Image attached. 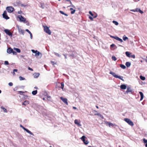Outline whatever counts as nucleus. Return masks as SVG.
<instances>
[{
    "instance_id": "obj_1",
    "label": "nucleus",
    "mask_w": 147,
    "mask_h": 147,
    "mask_svg": "<svg viewBox=\"0 0 147 147\" xmlns=\"http://www.w3.org/2000/svg\"><path fill=\"white\" fill-rule=\"evenodd\" d=\"M109 74L112 75L114 77L116 78H118L123 81V76H118L116 75L115 73L112 71H110Z\"/></svg>"
},
{
    "instance_id": "obj_2",
    "label": "nucleus",
    "mask_w": 147,
    "mask_h": 147,
    "mask_svg": "<svg viewBox=\"0 0 147 147\" xmlns=\"http://www.w3.org/2000/svg\"><path fill=\"white\" fill-rule=\"evenodd\" d=\"M32 52L33 53H35V55L34 56H40V57H41L42 56V54L39 51H38L37 50H34L33 49L32 50H31Z\"/></svg>"
},
{
    "instance_id": "obj_3",
    "label": "nucleus",
    "mask_w": 147,
    "mask_h": 147,
    "mask_svg": "<svg viewBox=\"0 0 147 147\" xmlns=\"http://www.w3.org/2000/svg\"><path fill=\"white\" fill-rule=\"evenodd\" d=\"M43 27H44V30L45 32L49 35L51 34V31L49 29V27L47 26H43Z\"/></svg>"
},
{
    "instance_id": "obj_4",
    "label": "nucleus",
    "mask_w": 147,
    "mask_h": 147,
    "mask_svg": "<svg viewBox=\"0 0 147 147\" xmlns=\"http://www.w3.org/2000/svg\"><path fill=\"white\" fill-rule=\"evenodd\" d=\"M6 9L8 12L11 13L13 11L14 9L12 6H9L7 7Z\"/></svg>"
},
{
    "instance_id": "obj_5",
    "label": "nucleus",
    "mask_w": 147,
    "mask_h": 147,
    "mask_svg": "<svg viewBox=\"0 0 147 147\" xmlns=\"http://www.w3.org/2000/svg\"><path fill=\"white\" fill-rule=\"evenodd\" d=\"M124 120L131 126H133L134 125L133 123L130 119L125 118Z\"/></svg>"
},
{
    "instance_id": "obj_6",
    "label": "nucleus",
    "mask_w": 147,
    "mask_h": 147,
    "mask_svg": "<svg viewBox=\"0 0 147 147\" xmlns=\"http://www.w3.org/2000/svg\"><path fill=\"white\" fill-rule=\"evenodd\" d=\"M133 92V90H132L131 88L129 87L128 86L127 88V90L126 91V92L124 93L125 94H127L129 92L131 94H132Z\"/></svg>"
},
{
    "instance_id": "obj_7",
    "label": "nucleus",
    "mask_w": 147,
    "mask_h": 147,
    "mask_svg": "<svg viewBox=\"0 0 147 147\" xmlns=\"http://www.w3.org/2000/svg\"><path fill=\"white\" fill-rule=\"evenodd\" d=\"M4 32L6 33L9 36L12 37V33L10 31V30L8 29H5L4 30Z\"/></svg>"
},
{
    "instance_id": "obj_8",
    "label": "nucleus",
    "mask_w": 147,
    "mask_h": 147,
    "mask_svg": "<svg viewBox=\"0 0 147 147\" xmlns=\"http://www.w3.org/2000/svg\"><path fill=\"white\" fill-rule=\"evenodd\" d=\"M3 17L5 19L7 20L9 18V17H8L7 15V12L6 11H4L3 13Z\"/></svg>"
},
{
    "instance_id": "obj_9",
    "label": "nucleus",
    "mask_w": 147,
    "mask_h": 147,
    "mask_svg": "<svg viewBox=\"0 0 147 147\" xmlns=\"http://www.w3.org/2000/svg\"><path fill=\"white\" fill-rule=\"evenodd\" d=\"M61 99L66 104L68 105L67 99L66 98H63L62 97H60Z\"/></svg>"
},
{
    "instance_id": "obj_10",
    "label": "nucleus",
    "mask_w": 147,
    "mask_h": 147,
    "mask_svg": "<svg viewBox=\"0 0 147 147\" xmlns=\"http://www.w3.org/2000/svg\"><path fill=\"white\" fill-rule=\"evenodd\" d=\"M18 28L19 32L20 33V34L24 35V30L21 28H20L18 26Z\"/></svg>"
},
{
    "instance_id": "obj_11",
    "label": "nucleus",
    "mask_w": 147,
    "mask_h": 147,
    "mask_svg": "<svg viewBox=\"0 0 147 147\" xmlns=\"http://www.w3.org/2000/svg\"><path fill=\"white\" fill-rule=\"evenodd\" d=\"M89 13L92 16H93L94 18H95L97 17L98 15L97 13H95V15H94V14L92 13V12L91 11H89Z\"/></svg>"
},
{
    "instance_id": "obj_12",
    "label": "nucleus",
    "mask_w": 147,
    "mask_h": 147,
    "mask_svg": "<svg viewBox=\"0 0 147 147\" xmlns=\"http://www.w3.org/2000/svg\"><path fill=\"white\" fill-rule=\"evenodd\" d=\"M40 75V74L38 73H36L34 74V78H38Z\"/></svg>"
},
{
    "instance_id": "obj_13",
    "label": "nucleus",
    "mask_w": 147,
    "mask_h": 147,
    "mask_svg": "<svg viewBox=\"0 0 147 147\" xmlns=\"http://www.w3.org/2000/svg\"><path fill=\"white\" fill-rule=\"evenodd\" d=\"M19 18L20 21L24 22H25L26 21L25 18L23 17L22 16H20L19 17Z\"/></svg>"
},
{
    "instance_id": "obj_14",
    "label": "nucleus",
    "mask_w": 147,
    "mask_h": 147,
    "mask_svg": "<svg viewBox=\"0 0 147 147\" xmlns=\"http://www.w3.org/2000/svg\"><path fill=\"white\" fill-rule=\"evenodd\" d=\"M13 49L11 48H8L7 50V52L9 54H10L12 52Z\"/></svg>"
},
{
    "instance_id": "obj_15",
    "label": "nucleus",
    "mask_w": 147,
    "mask_h": 147,
    "mask_svg": "<svg viewBox=\"0 0 147 147\" xmlns=\"http://www.w3.org/2000/svg\"><path fill=\"white\" fill-rule=\"evenodd\" d=\"M127 86L125 84H122L120 86V88L122 90H125Z\"/></svg>"
},
{
    "instance_id": "obj_16",
    "label": "nucleus",
    "mask_w": 147,
    "mask_h": 147,
    "mask_svg": "<svg viewBox=\"0 0 147 147\" xmlns=\"http://www.w3.org/2000/svg\"><path fill=\"white\" fill-rule=\"evenodd\" d=\"M74 123L75 124L77 125L78 126H81V125L80 124V123L78 122V120L77 119H75L74 121Z\"/></svg>"
},
{
    "instance_id": "obj_17",
    "label": "nucleus",
    "mask_w": 147,
    "mask_h": 147,
    "mask_svg": "<svg viewBox=\"0 0 147 147\" xmlns=\"http://www.w3.org/2000/svg\"><path fill=\"white\" fill-rule=\"evenodd\" d=\"M139 93L140 95L141 98L140 99V100L141 101L143 98H144V95L143 93L141 92H139Z\"/></svg>"
},
{
    "instance_id": "obj_18",
    "label": "nucleus",
    "mask_w": 147,
    "mask_h": 147,
    "mask_svg": "<svg viewBox=\"0 0 147 147\" xmlns=\"http://www.w3.org/2000/svg\"><path fill=\"white\" fill-rule=\"evenodd\" d=\"M70 10L71 11V14H74L76 11L75 9H74L72 8H70Z\"/></svg>"
},
{
    "instance_id": "obj_19",
    "label": "nucleus",
    "mask_w": 147,
    "mask_h": 147,
    "mask_svg": "<svg viewBox=\"0 0 147 147\" xmlns=\"http://www.w3.org/2000/svg\"><path fill=\"white\" fill-rule=\"evenodd\" d=\"M29 104V102L28 101L26 100L22 103V105H26Z\"/></svg>"
},
{
    "instance_id": "obj_20",
    "label": "nucleus",
    "mask_w": 147,
    "mask_h": 147,
    "mask_svg": "<svg viewBox=\"0 0 147 147\" xmlns=\"http://www.w3.org/2000/svg\"><path fill=\"white\" fill-rule=\"evenodd\" d=\"M25 129V130L26 131L27 133H28L29 134H31V135H32L33 136L34 135L33 134L31 131H29L28 129Z\"/></svg>"
},
{
    "instance_id": "obj_21",
    "label": "nucleus",
    "mask_w": 147,
    "mask_h": 147,
    "mask_svg": "<svg viewBox=\"0 0 147 147\" xmlns=\"http://www.w3.org/2000/svg\"><path fill=\"white\" fill-rule=\"evenodd\" d=\"M126 55L128 57H130V54L131 53H130L129 52L127 51L125 53Z\"/></svg>"
},
{
    "instance_id": "obj_22",
    "label": "nucleus",
    "mask_w": 147,
    "mask_h": 147,
    "mask_svg": "<svg viewBox=\"0 0 147 147\" xmlns=\"http://www.w3.org/2000/svg\"><path fill=\"white\" fill-rule=\"evenodd\" d=\"M131 63L129 62H127L125 63V65L127 67H129L131 65Z\"/></svg>"
},
{
    "instance_id": "obj_23",
    "label": "nucleus",
    "mask_w": 147,
    "mask_h": 147,
    "mask_svg": "<svg viewBox=\"0 0 147 147\" xmlns=\"http://www.w3.org/2000/svg\"><path fill=\"white\" fill-rule=\"evenodd\" d=\"M37 90H35L33 91L32 92V94L33 95H36L37 94Z\"/></svg>"
},
{
    "instance_id": "obj_24",
    "label": "nucleus",
    "mask_w": 147,
    "mask_h": 147,
    "mask_svg": "<svg viewBox=\"0 0 147 147\" xmlns=\"http://www.w3.org/2000/svg\"><path fill=\"white\" fill-rule=\"evenodd\" d=\"M85 138H86V137L85 136H83L81 138H80V139L84 142L85 141Z\"/></svg>"
},
{
    "instance_id": "obj_25",
    "label": "nucleus",
    "mask_w": 147,
    "mask_h": 147,
    "mask_svg": "<svg viewBox=\"0 0 147 147\" xmlns=\"http://www.w3.org/2000/svg\"><path fill=\"white\" fill-rule=\"evenodd\" d=\"M1 109H2L5 112V113L7 112V109L3 107H1Z\"/></svg>"
},
{
    "instance_id": "obj_26",
    "label": "nucleus",
    "mask_w": 147,
    "mask_h": 147,
    "mask_svg": "<svg viewBox=\"0 0 147 147\" xmlns=\"http://www.w3.org/2000/svg\"><path fill=\"white\" fill-rule=\"evenodd\" d=\"M120 66L121 68H122L123 69H124L126 68L125 66V65H124L120 64Z\"/></svg>"
},
{
    "instance_id": "obj_27",
    "label": "nucleus",
    "mask_w": 147,
    "mask_h": 147,
    "mask_svg": "<svg viewBox=\"0 0 147 147\" xmlns=\"http://www.w3.org/2000/svg\"><path fill=\"white\" fill-rule=\"evenodd\" d=\"M14 49L15 50H16L17 52L18 53H20V50L19 49L17 48H14Z\"/></svg>"
},
{
    "instance_id": "obj_28",
    "label": "nucleus",
    "mask_w": 147,
    "mask_h": 147,
    "mask_svg": "<svg viewBox=\"0 0 147 147\" xmlns=\"http://www.w3.org/2000/svg\"><path fill=\"white\" fill-rule=\"evenodd\" d=\"M123 39L125 41L127 39H128V38L125 35H124L123 37Z\"/></svg>"
},
{
    "instance_id": "obj_29",
    "label": "nucleus",
    "mask_w": 147,
    "mask_h": 147,
    "mask_svg": "<svg viewBox=\"0 0 147 147\" xmlns=\"http://www.w3.org/2000/svg\"><path fill=\"white\" fill-rule=\"evenodd\" d=\"M59 12L61 14H62L63 15H65L66 16H68V15L66 13H65L63 11H59Z\"/></svg>"
},
{
    "instance_id": "obj_30",
    "label": "nucleus",
    "mask_w": 147,
    "mask_h": 147,
    "mask_svg": "<svg viewBox=\"0 0 147 147\" xmlns=\"http://www.w3.org/2000/svg\"><path fill=\"white\" fill-rule=\"evenodd\" d=\"M140 78L141 80H145L146 79L143 76H140Z\"/></svg>"
},
{
    "instance_id": "obj_31",
    "label": "nucleus",
    "mask_w": 147,
    "mask_h": 147,
    "mask_svg": "<svg viewBox=\"0 0 147 147\" xmlns=\"http://www.w3.org/2000/svg\"><path fill=\"white\" fill-rule=\"evenodd\" d=\"M19 78L20 80L21 81L22 80H25V79L24 78H23L21 76H20L19 77Z\"/></svg>"
},
{
    "instance_id": "obj_32",
    "label": "nucleus",
    "mask_w": 147,
    "mask_h": 147,
    "mask_svg": "<svg viewBox=\"0 0 147 147\" xmlns=\"http://www.w3.org/2000/svg\"><path fill=\"white\" fill-rule=\"evenodd\" d=\"M54 54L55 55H56V56H57L58 57H60L61 56V55H60L58 53H57L56 52H54Z\"/></svg>"
},
{
    "instance_id": "obj_33",
    "label": "nucleus",
    "mask_w": 147,
    "mask_h": 147,
    "mask_svg": "<svg viewBox=\"0 0 147 147\" xmlns=\"http://www.w3.org/2000/svg\"><path fill=\"white\" fill-rule=\"evenodd\" d=\"M112 59L114 61H115L117 60L116 58L114 56H113L112 57Z\"/></svg>"
},
{
    "instance_id": "obj_34",
    "label": "nucleus",
    "mask_w": 147,
    "mask_h": 147,
    "mask_svg": "<svg viewBox=\"0 0 147 147\" xmlns=\"http://www.w3.org/2000/svg\"><path fill=\"white\" fill-rule=\"evenodd\" d=\"M61 88L63 90L64 87V83L63 82H62L61 83Z\"/></svg>"
},
{
    "instance_id": "obj_35",
    "label": "nucleus",
    "mask_w": 147,
    "mask_h": 147,
    "mask_svg": "<svg viewBox=\"0 0 147 147\" xmlns=\"http://www.w3.org/2000/svg\"><path fill=\"white\" fill-rule=\"evenodd\" d=\"M113 22L114 24L116 25H118L119 24L116 21H113Z\"/></svg>"
},
{
    "instance_id": "obj_36",
    "label": "nucleus",
    "mask_w": 147,
    "mask_h": 147,
    "mask_svg": "<svg viewBox=\"0 0 147 147\" xmlns=\"http://www.w3.org/2000/svg\"><path fill=\"white\" fill-rule=\"evenodd\" d=\"M71 7L74 8L75 9H76V7L75 6H74V5H73V4L71 5H70L69 6H68L67 7Z\"/></svg>"
},
{
    "instance_id": "obj_37",
    "label": "nucleus",
    "mask_w": 147,
    "mask_h": 147,
    "mask_svg": "<svg viewBox=\"0 0 147 147\" xmlns=\"http://www.w3.org/2000/svg\"><path fill=\"white\" fill-rule=\"evenodd\" d=\"M44 4L43 3H41L40 4V7L41 8H42V9H44Z\"/></svg>"
},
{
    "instance_id": "obj_38",
    "label": "nucleus",
    "mask_w": 147,
    "mask_h": 147,
    "mask_svg": "<svg viewBox=\"0 0 147 147\" xmlns=\"http://www.w3.org/2000/svg\"><path fill=\"white\" fill-rule=\"evenodd\" d=\"M115 124H114L112 123H109V126L110 127L111 126L112 127H113L114 125H115Z\"/></svg>"
},
{
    "instance_id": "obj_39",
    "label": "nucleus",
    "mask_w": 147,
    "mask_h": 147,
    "mask_svg": "<svg viewBox=\"0 0 147 147\" xmlns=\"http://www.w3.org/2000/svg\"><path fill=\"white\" fill-rule=\"evenodd\" d=\"M95 115H97L98 116H100L101 117H102L103 116L101 115V114H100L99 113H97V114H94Z\"/></svg>"
},
{
    "instance_id": "obj_40",
    "label": "nucleus",
    "mask_w": 147,
    "mask_h": 147,
    "mask_svg": "<svg viewBox=\"0 0 147 147\" xmlns=\"http://www.w3.org/2000/svg\"><path fill=\"white\" fill-rule=\"evenodd\" d=\"M84 143L85 144L87 145L88 144L89 142L87 140H85V141L84 142Z\"/></svg>"
},
{
    "instance_id": "obj_41",
    "label": "nucleus",
    "mask_w": 147,
    "mask_h": 147,
    "mask_svg": "<svg viewBox=\"0 0 147 147\" xmlns=\"http://www.w3.org/2000/svg\"><path fill=\"white\" fill-rule=\"evenodd\" d=\"M138 11L141 14L143 13V12L141 10V9H138Z\"/></svg>"
},
{
    "instance_id": "obj_42",
    "label": "nucleus",
    "mask_w": 147,
    "mask_h": 147,
    "mask_svg": "<svg viewBox=\"0 0 147 147\" xmlns=\"http://www.w3.org/2000/svg\"><path fill=\"white\" fill-rule=\"evenodd\" d=\"M4 64L5 65H8L9 64V62L7 61H5L4 62Z\"/></svg>"
},
{
    "instance_id": "obj_43",
    "label": "nucleus",
    "mask_w": 147,
    "mask_h": 147,
    "mask_svg": "<svg viewBox=\"0 0 147 147\" xmlns=\"http://www.w3.org/2000/svg\"><path fill=\"white\" fill-rule=\"evenodd\" d=\"M19 93L20 94V95H22L23 93H24V92L22 91H18Z\"/></svg>"
},
{
    "instance_id": "obj_44",
    "label": "nucleus",
    "mask_w": 147,
    "mask_h": 147,
    "mask_svg": "<svg viewBox=\"0 0 147 147\" xmlns=\"http://www.w3.org/2000/svg\"><path fill=\"white\" fill-rule=\"evenodd\" d=\"M118 41H119L121 42H123V40L121 39L120 38H119L118 39Z\"/></svg>"
},
{
    "instance_id": "obj_45",
    "label": "nucleus",
    "mask_w": 147,
    "mask_h": 147,
    "mask_svg": "<svg viewBox=\"0 0 147 147\" xmlns=\"http://www.w3.org/2000/svg\"><path fill=\"white\" fill-rule=\"evenodd\" d=\"M143 141L145 143H147V140L145 138L143 139Z\"/></svg>"
},
{
    "instance_id": "obj_46",
    "label": "nucleus",
    "mask_w": 147,
    "mask_h": 147,
    "mask_svg": "<svg viewBox=\"0 0 147 147\" xmlns=\"http://www.w3.org/2000/svg\"><path fill=\"white\" fill-rule=\"evenodd\" d=\"M12 53L14 55H16V52L15 51H14L13 50Z\"/></svg>"
},
{
    "instance_id": "obj_47",
    "label": "nucleus",
    "mask_w": 147,
    "mask_h": 147,
    "mask_svg": "<svg viewBox=\"0 0 147 147\" xmlns=\"http://www.w3.org/2000/svg\"><path fill=\"white\" fill-rule=\"evenodd\" d=\"M25 30L28 32L30 34L31 33V32L28 29H26Z\"/></svg>"
},
{
    "instance_id": "obj_48",
    "label": "nucleus",
    "mask_w": 147,
    "mask_h": 147,
    "mask_svg": "<svg viewBox=\"0 0 147 147\" xmlns=\"http://www.w3.org/2000/svg\"><path fill=\"white\" fill-rule=\"evenodd\" d=\"M8 85L10 86H12L13 85V84L12 82H9L8 84Z\"/></svg>"
},
{
    "instance_id": "obj_49",
    "label": "nucleus",
    "mask_w": 147,
    "mask_h": 147,
    "mask_svg": "<svg viewBox=\"0 0 147 147\" xmlns=\"http://www.w3.org/2000/svg\"><path fill=\"white\" fill-rule=\"evenodd\" d=\"M89 18L92 21H93V17L92 18V17L90 16H89Z\"/></svg>"
},
{
    "instance_id": "obj_50",
    "label": "nucleus",
    "mask_w": 147,
    "mask_h": 147,
    "mask_svg": "<svg viewBox=\"0 0 147 147\" xmlns=\"http://www.w3.org/2000/svg\"><path fill=\"white\" fill-rule=\"evenodd\" d=\"M119 38L117 36H115V37L114 38V39H115L116 40H118V39Z\"/></svg>"
},
{
    "instance_id": "obj_51",
    "label": "nucleus",
    "mask_w": 147,
    "mask_h": 147,
    "mask_svg": "<svg viewBox=\"0 0 147 147\" xmlns=\"http://www.w3.org/2000/svg\"><path fill=\"white\" fill-rule=\"evenodd\" d=\"M21 6L22 7H26L27 6V5H24L23 4H21Z\"/></svg>"
},
{
    "instance_id": "obj_52",
    "label": "nucleus",
    "mask_w": 147,
    "mask_h": 147,
    "mask_svg": "<svg viewBox=\"0 0 147 147\" xmlns=\"http://www.w3.org/2000/svg\"><path fill=\"white\" fill-rule=\"evenodd\" d=\"M130 57L133 58L134 59L135 58V55H130Z\"/></svg>"
},
{
    "instance_id": "obj_53",
    "label": "nucleus",
    "mask_w": 147,
    "mask_h": 147,
    "mask_svg": "<svg viewBox=\"0 0 147 147\" xmlns=\"http://www.w3.org/2000/svg\"><path fill=\"white\" fill-rule=\"evenodd\" d=\"M20 127H22L24 130H25V129H26L22 125H20Z\"/></svg>"
},
{
    "instance_id": "obj_54",
    "label": "nucleus",
    "mask_w": 147,
    "mask_h": 147,
    "mask_svg": "<svg viewBox=\"0 0 147 147\" xmlns=\"http://www.w3.org/2000/svg\"><path fill=\"white\" fill-rule=\"evenodd\" d=\"M138 9V8H136L135 9V12H138V9Z\"/></svg>"
},
{
    "instance_id": "obj_55",
    "label": "nucleus",
    "mask_w": 147,
    "mask_h": 147,
    "mask_svg": "<svg viewBox=\"0 0 147 147\" xmlns=\"http://www.w3.org/2000/svg\"><path fill=\"white\" fill-rule=\"evenodd\" d=\"M28 69L29 70H30L31 71H33V69H32V68H30V67H28Z\"/></svg>"
},
{
    "instance_id": "obj_56",
    "label": "nucleus",
    "mask_w": 147,
    "mask_h": 147,
    "mask_svg": "<svg viewBox=\"0 0 147 147\" xmlns=\"http://www.w3.org/2000/svg\"><path fill=\"white\" fill-rule=\"evenodd\" d=\"M115 46V45L114 44H113L111 45V47H113Z\"/></svg>"
},
{
    "instance_id": "obj_57",
    "label": "nucleus",
    "mask_w": 147,
    "mask_h": 147,
    "mask_svg": "<svg viewBox=\"0 0 147 147\" xmlns=\"http://www.w3.org/2000/svg\"><path fill=\"white\" fill-rule=\"evenodd\" d=\"M25 23H27L26 24L27 25H29V22H28V21H25Z\"/></svg>"
},
{
    "instance_id": "obj_58",
    "label": "nucleus",
    "mask_w": 147,
    "mask_h": 147,
    "mask_svg": "<svg viewBox=\"0 0 147 147\" xmlns=\"http://www.w3.org/2000/svg\"><path fill=\"white\" fill-rule=\"evenodd\" d=\"M30 38H31V39H32V33L30 34Z\"/></svg>"
},
{
    "instance_id": "obj_59",
    "label": "nucleus",
    "mask_w": 147,
    "mask_h": 147,
    "mask_svg": "<svg viewBox=\"0 0 147 147\" xmlns=\"http://www.w3.org/2000/svg\"><path fill=\"white\" fill-rule=\"evenodd\" d=\"M18 71V70L16 69H15L13 70V72H17Z\"/></svg>"
},
{
    "instance_id": "obj_60",
    "label": "nucleus",
    "mask_w": 147,
    "mask_h": 147,
    "mask_svg": "<svg viewBox=\"0 0 147 147\" xmlns=\"http://www.w3.org/2000/svg\"><path fill=\"white\" fill-rule=\"evenodd\" d=\"M63 55L64 56L65 58V59H67V56L66 55H65L64 54H63Z\"/></svg>"
},
{
    "instance_id": "obj_61",
    "label": "nucleus",
    "mask_w": 147,
    "mask_h": 147,
    "mask_svg": "<svg viewBox=\"0 0 147 147\" xmlns=\"http://www.w3.org/2000/svg\"><path fill=\"white\" fill-rule=\"evenodd\" d=\"M51 63L53 65H54V64H55V63H54V62H53V61H51Z\"/></svg>"
},
{
    "instance_id": "obj_62",
    "label": "nucleus",
    "mask_w": 147,
    "mask_h": 147,
    "mask_svg": "<svg viewBox=\"0 0 147 147\" xmlns=\"http://www.w3.org/2000/svg\"><path fill=\"white\" fill-rule=\"evenodd\" d=\"M105 123L106 124H108L109 125V123H110L107 121H106L105 122Z\"/></svg>"
},
{
    "instance_id": "obj_63",
    "label": "nucleus",
    "mask_w": 147,
    "mask_h": 147,
    "mask_svg": "<svg viewBox=\"0 0 147 147\" xmlns=\"http://www.w3.org/2000/svg\"><path fill=\"white\" fill-rule=\"evenodd\" d=\"M130 11H133V12H135V9H130Z\"/></svg>"
},
{
    "instance_id": "obj_64",
    "label": "nucleus",
    "mask_w": 147,
    "mask_h": 147,
    "mask_svg": "<svg viewBox=\"0 0 147 147\" xmlns=\"http://www.w3.org/2000/svg\"><path fill=\"white\" fill-rule=\"evenodd\" d=\"M48 98H51V97L50 96H47Z\"/></svg>"
}]
</instances>
